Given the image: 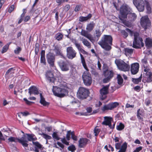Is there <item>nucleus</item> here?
I'll use <instances>...</instances> for the list:
<instances>
[{"instance_id": "obj_61", "label": "nucleus", "mask_w": 152, "mask_h": 152, "mask_svg": "<svg viewBox=\"0 0 152 152\" xmlns=\"http://www.w3.org/2000/svg\"><path fill=\"white\" fill-rule=\"evenodd\" d=\"M70 7V5L69 4L66 5L64 8V10L65 11H67Z\"/></svg>"}, {"instance_id": "obj_30", "label": "nucleus", "mask_w": 152, "mask_h": 152, "mask_svg": "<svg viewBox=\"0 0 152 152\" xmlns=\"http://www.w3.org/2000/svg\"><path fill=\"white\" fill-rule=\"evenodd\" d=\"M12 43V42H10L5 45L2 48L1 53L3 54L7 52L9 49V46Z\"/></svg>"}, {"instance_id": "obj_56", "label": "nucleus", "mask_w": 152, "mask_h": 152, "mask_svg": "<svg viewBox=\"0 0 152 152\" xmlns=\"http://www.w3.org/2000/svg\"><path fill=\"white\" fill-rule=\"evenodd\" d=\"M74 44L75 46L77 48L79 51H80L82 48L80 45V44L77 43L76 42H75Z\"/></svg>"}, {"instance_id": "obj_19", "label": "nucleus", "mask_w": 152, "mask_h": 152, "mask_svg": "<svg viewBox=\"0 0 152 152\" xmlns=\"http://www.w3.org/2000/svg\"><path fill=\"white\" fill-rule=\"evenodd\" d=\"M28 90V93L30 95H31L32 94H34V95H38L39 94L38 89L35 86H31L29 88Z\"/></svg>"}, {"instance_id": "obj_53", "label": "nucleus", "mask_w": 152, "mask_h": 152, "mask_svg": "<svg viewBox=\"0 0 152 152\" xmlns=\"http://www.w3.org/2000/svg\"><path fill=\"white\" fill-rule=\"evenodd\" d=\"M81 6V4L77 5L75 8V11L76 12L79 11L80 9Z\"/></svg>"}, {"instance_id": "obj_38", "label": "nucleus", "mask_w": 152, "mask_h": 152, "mask_svg": "<svg viewBox=\"0 0 152 152\" xmlns=\"http://www.w3.org/2000/svg\"><path fill=\"white\" fill-rule=\"evenodd\" d=\"M53 50L55 52L57 55L60 56L62 55V53L61 52L60 50L59 49V47L58 45L54 46V48Z\"/></svg>"}, {"instance_id": "obj_2", "label": "nucleus", "mask_w": 152, "mask_h": 152, "mask_svg": "<svg viewBox=\"0 0 152 152\" xmlns=\"http://www.w3.org/2000/svg\"><path fill=\"white\" fill-rule=\"evenodd\" d=\"M113 38L110 35H104L98 44L101 47L106 51H109L111 49Z\"/></svg>"}, {"instance_id": "obj_39", "label": "nucleus", "mask_w": 152, "mask_h": 152, "mask_svg": "<svg viewBox=\"0 0 152 152\" xmlns=\"http://www.w3.org/2000/svg\"><path fill=\"white\" fill-rule=\"evenodd\" d=\"M117 78V79L118 83L119 85H121L123 81V80L120 75H118Z\"/></svg>"}, {"instance_id": "obj_24", "label": "nucleus", "mask_w": 152, "mask_h": 152, "mask_svg": "<svg viewBox=\"0 0 152 152\" xmlns=\"http://www.w3.org/2000/svg\"><path fill=\"white\" fill-rule=\"evenodd\" d=\"M102 32L100 29H97L95 30V33L94 36V38L95 41H97L100 37Z\"/></svg>"}, {"instance_id": "obj_26", "label": "nucleus", "mask_w": 152, "mask_h": 152, "mask_svg": "<svg viewBox=\"0 0 152 152\" xmlns=\"http://www.w3.org/2000/svg\"><path fill=\"white\" fill-rule=\"evenodd\" d=\"M137 15L134 13L129 12L127 15L128 19L130 21L134 20L136 18Z\"/></svg>"}, {"instance_id": "obj_13", "label": "nucleus", "mask_w": 152, "mask_h": 152, "mask_svg": "<svg viewBox=\"0 0 152 152\" xmlns=\"http://www.w3.org/2000/svg\"><path fill=\"white\" fill-rule=\"evenodd\" d=\"M118 105L119 104L117 102L110 103L107 105H104L102 108V110L103 111L107 110H112L116 108Z\"/></svg>"}, {"instance_id": "obj_5", "label": "nucleus", "mask_w": 152, "mask_h": 152, "mask_svg": "<svg viewBox=\"0 0 152 152\" xmlns=\"http://www.w3.org/2000/svg\"><path fill=\"white\" fill-rule=\"evenodd\" d=\"M120 16L119 18L120 20H123L127 18V15L130 12V9L126 5H122L120 7Z\"/></svg>"}, {"instance_id": "obj_58", "label": "nucleus", "mask_w": 152, "mask_h": 152, "mask_svg": "<svg viewBox=\"0 0 152 152\" xmlns=\"http://www.w3.org/2000/svg\"><path fill=\"white\" fill-rule=\"evenodd\" d=\"M2 140H5V138L2 133L0 131V144L1 143Z\"/></svg>"}, {"instance_id": "obj_25", "label": "nucleus", "mask_w": 152, "mask_h": 152, "mask_svg": "<svg viewBox=\"0 0 152 152\" xmlns=\"http://www.w3.org/2000/svg\"><path fill=\"white\" fill-rule=\"evenodd\" d=\"M39 95L40 98V100L39 101L40 103L44 106L49 105V103L46 101L45 98L42 96V94L40 93Z\"/></svg>"}, {"instance_id": "obj_52", "label": "nucleus", "mask_w": 152, "mask_h": 152, "mask_svg": "<svg viewBox=\"0 0 152 152\" xmlns=\"http://www.w3.org/2000/svg\"><path fill=\"white\" fill-rule=\"evenodd\" d=\"M141 62L143 64V66L145 68V69L146 68L145 67H146V66H145V65H146L147 63V59H142L141 61Z\"/></svg>"}, {"instance_id": "obj_29", "label": "nucleus", "mask_w": 152, "mask_h": 152, "mask_svg": "<svg viewBox=\"0 0 152 152\" xmlns=\"http://www.w3.org/2000/svg\"><path fill=\"white\" fill-rule=\"evenodd\" d=\"M146 47L147 48H150L152 47V39L149 38H146L145 41Z\"/></svg>"}, {"instance_id": "obj_40", "label": "nucleus", "mask_w": 152, "mask_h": 152, "mask_svg": "<svg viewBox=\"0 0 152 152\" xmlns=\"http://www.w3.org/2000/svg\"><path fill=\"white\" fill-rule=\"evenodd\" d=\"M32 143L34 145V148L41 149L42 148V145L38 142H32Z\"/></svg>"}, {"instance_id": "obj_46", "label": "nucleus", "mask_w": 152, "mask_h": 152, "mask_svg": "<svg viewBox=\"0 0 152 152\" xmlns=\"http://www.w3.org/2000/svg\"><path fill=\"white\" fill-rule=\"evenodd\" d=\"M21 50L22 49L20 47L17 46V48L14 50V52L15 54H18L20 53Z\"/></svg>"}, {"instance_id": "obj_23", "label": "nucleus", "mask_w": 152, "mask_h": 152, "mask_svg": "<svg viewBox=\"0 0 152 152\" xmlns=\"http://www.w3.org/2000/svg\"><path fill=\"white\" fill-rule=\"evenodd\" d=\"M115 63L120 70L121 68L124 69L122 67L123 65L124 64V62L123 61L120 59H116L115 60Z\"/></svg>"}, {"instance_id": "obj_32", "label": "nucleus", "mask_w": 152, "mask_h": 152, "mask_svg": "<svg viewBox=\"0 0 152 152\" xmlns=\"http://www.w3.org/2000/svg\"><path fill=\"white\" fill-rule=\"evenodd\" d=\"M39 134L41 135L43 138L47 140V142H48L47 140H50L52 138V137L50 136L47 134L43 133L42 131L41 132H39Z\"/></svg>"}, {"instance_id": "obj_27", "label": "nucleus", "mask_w": 152, "mask_h": 152, "mask_svg": "<svg viewBox=\"0 0 152 152\" xmlns=\"http://www.w3.org/2000/svg\"><path fill=\"white\" fill-rule=\"evenodd\" d=\"M92 16V15L90 13L86 17L81 16L80 17L79 19V21L81 22L86 21L88 20H90Z\"/></svg>"}, {"instance_id": "obj_9", "label": "nucleus", "mask_w": 152, "mask_h": 152, "mask_svg": "<svg viewBox=\"0 0 152 152\" xmlns=\"http://www.w3.org/2000/svg\"><path fill=\"white\" fill-rule=\"evenodd\" d=\"M110 85L104 86L103 87L100 89V99L101 100L107 98V95L108 93V88Z\"/></svg>"}, {"instance_id": "obj_17", "label": "nucleus", "mask_w": 152, "mask_h": 152, "mask_svg": "<svg viewBox=\"0 0 152 152\" xmlns=\"http://www.w3.org/2000/svg\"><path fill=\"white\" fill-rule=\"evenodd\" d=\"M139 65L138 63H136L131 65V71L133 75L136 74L139 71Z\"/></svg>"}, {"instance_id": "obj_8", "label": "nucleus", "mask_w": 152, "mask_h": 152, "mask_svg": "<svg viewBox=\"0 0 152 152\" xmlns=\"http://www.w3.org/2000/svg\"><path fill=\"white\" fill-rule=\"evenodd\" d=\"M133 2L139 11L142 12L144 10L145 4L142 0H133Z\"/></svg>"}, {"instance_id": "obj_41", "label": "nucleus", "mask_w": 152, "mask_h": 152, "mask_svg": "<svg viewBox=\"0 0 152 152\" xmlns=\"http://www.w3.org/2000/svg\"><path fill=\"white\" fill-rule=\"evenodd\" d=\"M63 35L61 33H58L55 36L56 39L58 41L61 40L63 38Z\"/></svg>"}, {"instance_id": "obj_42", "label": "nucleus", "mask_w": 152, "mask_h": 152, "mask_svg": "<svg viewBox=\"0 0 152 152\" xmlns=\"http://www.w3.org/2000/svg\"><path fill=\"white\" fill-rule=\"evenodd\" d=\"M85 36V37L88 39L91 42H95L94 37H92L90 34L87 33Z\"/></svg>"}, {"instance_id": "obj_49", "label": "nucleus", "mask_w": 152, "mask_h": 152, "mask_svg": "<svg viewBox=\"0 0 152 152\" xmlns=\"http://www.w3.org/2000/svg\"><path fill=\"white\" fill-rule=\"evenodd\" d=\"M68 150L71 151H75L76 149V148L74 145H72L68 147Z\"/></svg>"}, {"instance_id": "obj_6", "label": "nucleus", "mask_w": 152, "mask_h": 152, "mask_svg": "<svg viewBox=\"0 0 152 152\" xmlns=\"http://www.w3.org/2000/svg\"><path fill=\"white\" fill-rule=\"evenodd\" d=\"M86 70L83 73L82 77L84 84L87 86H89L92 82V78L91 75L88 71V69Z\"/></svg>"}, {"instance_id": "obj_60", "label": "nucleus", "mask_w": 152, "mask_h": 152, "mask_svg": "<svg viewBox=\"0 0 152 152\" xmlns=\"http://www.w3.org/2000/svg\"><path fill=\"white\" fill-rule=\"evenodd\" d=\"M23 100L28 105H31V103H34L33 102L29 101L26 98H24Z\"/></svg>"}, {"instance_id": "obj_57", "label": "nucleus", "mask_w": 152, "mask_h": 152, "mask_svg": "<svg viewBox=\"0 0 152 152\" xmlns=\"http://www.w3.org/2000/svg\"><path fill=\"white\" fill-rule=\"evenodd\" d=\"M115 148L116 149H120L121 147V143H116L115 144Z\"/></svg>"}, {"instance_id": "obj_33", "label": "nucleus", "mask_w": 152, "mask_h": 152, "mask_svg": "<svg viewBox=\"0 0 152 152\" xmlns=\"http://www.w3.org/2000/svg\"><path fill=\"white\" fill-rule=\"evenodd\" d=\"M80 58H81V63H82L83 66L85 69H86V70H88V68L86 66V63L85 62V59L84 57H83V56L80 53Z\"/></svg>"}, {"instance_id": "obj_16", "label": "nucleus", "mask_w": 152, "mask_h": 152, "mask_svg": "<svg viewBox=\"0 0 152 152\" xmlns=\"http://www.w3.org/2000/svg\"><path fill=\"white\" fill-rule=\"evenodd\" d=\"M24 135L26 137V141H24V143H26L27 144L26 146H23L24 147H27L28 145V144L27 143L28 141H32L34 142V141L35 140V138L34 137V135L33 134H23L22 136Z\"/></svg>"}, {"instance_id": "obj_28", "label": "nucleus", "mask_w": 152, "mask_h": 152, "mask_svg": "<svg viewBox=\"0 0 152 152\" xmlns=\"http://www.w3.org/2000/svg\"><path fill=\"white\" fill-rule=\"evenodd\" d=\"M95 26V24L94 22H91L87 25L86 29L88 32H91L94 29Z\"/></svg>"}, {"instance_id": "obj_45", "label": "nucleus", "mask_w": 152, "mask_h": 152, "mask_svg": "<svg viewBox=\"0 0 152 152\" xmlns=\"http://www.w3.org/2000/svg\"><path fill=\"white\" fill-rule=\"evenodd\" d=\"M15 70V67L10 68L6 72V75H7L9 73L10 74L14 73V71Z\"/></svg>"}, {"instance_id": "obj_43", "label": "nucleus", "mask_w": 152, "mask_h": 152, "mask_svg": "<svg viewBox=\"0 0 152 152\" xmlns=\"http://www.w3.org/2000/svg\"><path fill=\"white\" fill-rule=\"evenodd\" d=\"M57 133V132H54L52 134V136L53 139H54V141H55V140H59L61 139V138L58 137Z\"/></svg>"}, {"instance_id": "obj_4", "label": "nucleus", "mask_w": 152, "mask_h": 152, "mask_svg": "<svg viewBox=\"0 0 152 152\" xmlns=\"http://www.w3.org/2000/svg\"><path fill=\"white\" fill-rule=\"evenodd\" d=\"M89 94V91L88 89L80 87L77 92V96L79 99H83L88 96Z\"/></svg>"}, {"instance_id": "obj_15", "label": "nucleus", "mask_w": 152, "mask_h": 152, "mask_svg": "<svg viewBox=\"0 0 152 152\" xmlns=\"http://www.w3.org/2000/svg\"><path fill=\"white\" fill-rule=\"evenodd\" d=\"M149 69L147 68H145L144 71L146 72L145 76L146 78V81L147 83H150L152 82V73L149 71Z\"/></svg>"}, {"instance_id": "obj_63", "label": "nucleus", "mask_w": 152, "mask_h": 152, "mask_svg": "<svg viewBox=\"0 0 152 152\" xmlns=\"http://www.w3.org/2000/svg\"><path fill=\"white\" fill-rule=\"evenodd\" d=\"M142 149V146H140L137 148L133 152H139Z\"/></svg>"}, {"instance_id": "obj_51", "label": "nucleus", "mask_w": 152, "mask_h": 152, "mask_svg": "<svg viewBox=\"0 0 152 152\" xmlns=\"http://www.w3.org/2000/svg\"><path fill=\"white\" fill-rule=\"evenodd\" d=\"M71 134L72 139L75 141H77V137L75 135L74 132V131L72 132Z\"/></svg>"}, {"instance_id": "obj_22", "label": "nucleus", "mask_w": 152, "mask_h": 152, "mask_svg": "<svg viewBox=\"0 0 152 152\" xmlns=\"http://www.w3.org/2000/svg\"><path fill=\"white\" fill-rule=\"evenodd\" d=\"M141 24L142 26H149L151 24V22L147 17L142 18L141 20Z\"/></svg>"}, {"instance_id": "obj_14", "label": "nucleus", "mask_w": 152, "mask_h": 152, "mask_svg": "<svg viewBox=\"0 0 152 152\" xmlns=\"http://www.w3.org/2000/svg\"><path fill=\"white\" fill-rule=\"evenodd\" d=\"M47 81L50 83H54L55 78L53 73L50 71H48L45 74Z\"/></svg>"}, {"instance_id": "obj_1", "label": "nucleus", "mask_w": 152, "mask_h": 152, "mask_svg": "<svg viewBox=\"0 0 152 152\" xmlns=\"http://www.w3.org/2000/svg\"><path fill=\"white\" fill-rule=\"evenodd\" d=\"M126 30L129 33L131 36H134V40L133 42L132 47L135 48L139 49L144 46L142 38L139 36L138 32L135 31H132L128 28H126Z\"/></svg>"}, {"instance_id": "obj_11", "label": "nucleus", "mask_w": 152, "mask_h": 152, "mask_svg": "<svg viewBox=\"0 0 152 152\" xmlns=\"http://www.w3.org/2000/svg\"><path fill=\"white\" fill-rule=\"evenodd\" d=\"M66 51L67 56L69 58L72 59L76 57L77 53L72 47H69L67 48Z\"/></svg>"}, {"instance_id": "obj_31", "label": "nucleus", "mask_w": 152, "mask_h": 152, "mask_svg": "<svg viewBox=\"0 0 152 152\" xmlns=\"http://www.w3.org/2000/svg\"><path fill=\"white\" fill-rule=\"evenodd\" d=\"M127 147V143L126 142H124L121 146L120 149L118 152H126Z\"/></svg>"}, {"instance_id": "obj_20", "label": "nucleus", "mask_w": 152, "mask_h": 152, "mask_svg": "<svg viewBox=\"0 0 152 152\" xmlns=\"http://www.w3.org/2000/svg\"><path fill=\"white\" fill-rule=\"evenodd\" d=\"M113 120L112 118L108 116L104 117V121L102 123V124L106 126L111 125V121Z\"/></svg>"}, {"instance_id": "obj_35", "label": "nucleus", "mask_w": 152, "mask_h": 152, "mask_svg": "<svg viewBox=\"0 0 152 152\" xmlns=\"http://www.w3.org/2000/svg\"><path fill=\"white\" fill-rule=\"evenodd\" d=\"M122 68L124 69L121 68L120 70L124 71H128L130 69V66L129 65L127 64L124 62V64L122 66Z\"/></svg>"}, {"instance_id": "obj_3", "label": "nucleus", "mask_w": 152, "mask_h": 152, "mask_svg": "<svg viewBox=\"0 0 152 152\" xmlns=\"http://www.w3.org/2000/svg\"><path fill=\"white\" fill-rule=\"evenodd\" d=\"M52 91L55 96L62 98L67 95L68 90L66 89L61 88L57 86H53Z\"/></svg>"}, {"instance_id": "obj_18", "label": "nucleus", "mask_w": 152, "mask_h": 152, "mask_svg": "<svg viewBox=\"0 0 152 152\" xmlns=\"http://www.w3.org/2000/svg\"><path fill=\"white\" fill-rule=\"evenodd\" d=\"M89 140L86 138H81L79 141V147L80 148H83L87 144Z\"/></svg>"}, {"instance_id": "obj_21", "label": "nucleus", "mask_w": 152, "mask_h": 152, "mask_svg": "<svg viewBox=\"0 0 152 152\" xmlns=\"http://www.w3.org/2000/svg\"><path fill=\"white\" fill-rule=\"evenodd\" d=\"M103 75L105 77L111 79L113 76V73L112 71L107 69L103 71Z\"/></svg>"}, {"instance_id": "obj_55", "label": "nucleus", "mask_w": 152, "mask_h": 152, "mask_svg": "<svg viewBox=\"0 0 152 152\" xmlns=\"http://www.w3.org/2000/svg\"><path fill=\"white\" fill-rule=\"evenodd\" d=\"M71 132L70 131H68L66 134V138L68 140H69L70 139V136L71 135Z\"/></svg>"}, {"instance_id": "obj_54", "label": "nucleus", "mask_w": 152, "mask_h": 152, "mask_svg": "<svg viewBox=\"0 0 152 152\" xmlns=\"http://www.w3.org/2000/svg\"><path fill=\"white\" fill-rule=\"evenodd\" d=\"M61 141L63 143L66 145H69V142H68L66 141L65 137H64L63 138H61Z\"/></svg>"}, {"instance_id": "obj_64", "label": "nucleus", "mask_w": 152, "mask_h": 152, "mask_svg": "<svg viewBox=\"0 0 152 152\" xmlns=\"http://www.w3.org/2000/svg\"><path fill=\"white\" fill-rule=\"evenodd\" d=\"M113 4L114 7L117 10H119V7L118 4L117 3H116V2H115L113 3Z\"/></svg>"}, {"instance_id": "obj_44", "label": "nucleus", "mask_w": 152, "mask_h": 152, "mask_svg": "<svg viewBox=\"0 0 152 152\" xmlns=\"http://www.w3.org/2000/svg\"><path fill=\"white\" fill-rule=\"evenodd\" d=\"M124 125L121 123H120L119 124L116 126V129L117 130L121 131L124 129Z\"/></svg>"}, {"instance_id": "obj_59", "label": "nucleus", "mask_w": 152, "mask_h": 152, "mask_svg": "<svg viewBox=\"0 0 152 152\" xmlns=\"http://www.w3.org/2000/svg\"><path fill=\"white\" fill-rule=\"evenodd\" d=\"M15 8V6L14 5H11L9 7L8 12L9 13L11 12L14 10Z\"/></svg>"}, {"instance_id": "obj_37", "label": "nucleus", "mask_w": 152, "mask_h": 152, "mask_svg": "<svg viewBox=\"0 0 152 152\" xmlns=\"http://www.w3.org/2000/svg\"><path fill=\"white\" fill-rule=\"evenodd\" d=\"M145 2L146 5L147 12L149 14L151 12V8L150 6L149 2L146 0H145Z\"/></svg>"}, {"instance_id": "obj_36", "label": "nucleus", "mask_w": 152, "mask_h": 152, "mask_svg": "<svg viewBox=\"0 0 152 152\" xmlns=\"http://www.w3.org/2000/svg\"><path fill=\"white\" fill-rule=\"evenodd\" d=\"M142 78V74L140 76L137 78H132V82L135 84H138L139 83L141 82Z\"/></svg>"}, {"instance_id": "obj_50", "label": "nucleus", "mask_w": 152, "mask_h": 152, "mask_svg": "<svg viewBox=\"0 0 152 152\" xmlns=\"http://www.w3.org/2000/svg\"><path fill=\"white\" fill-rule=\"evenodd\" d=\"M100 131V129H99L95 128L94 130V133L95 136H97Z\"/></svg>"}, {"instance_id": "obj_34", "label": "nucleus", "mask_w": 152, "mask_h": 152, "mask_svg": "<svg viewBox=\"0 0 152 152\" xmlns=\"http://www.w3.org/2000/svg\"><path fill=\"white\" fill-rule=\"evenodd\" d=\"M134 49H130L128 48H124V51L125 54L126 55H131L133 53Z\"/></svg>"}, {"instance_id": "obj_47", "label": "nucleus", "mask_w": 152, "mask_h": 152, "mask_svg": "<svg viewBox=\"0 0 152 152\" xmlns=\"http://www.w3.org/2000/svg\"><path fill=\"white\" fill-rule=\"evenodd\" d=\"M82 42L83 44L86 46H90L91 45L90 43L85 39H83Z\"/></svg>"}, {"instance_id": "obj_7", "label": "nucleus", "mask_w": 152, "mask_h": 152, "mask_svg": "<svg viewBox=\"0 0 152 152\" xmlns=\"http://www.w3.org/2000/svg\"><path fill=\"white\" fill-rule=\"evenodd\" d=\"M25 139L26 137L24 135L23 136H22L20 138L11 137H9L7 140L9 143L12 142H16L18 141L23 146H26L27 144L24 143V142L26 141Z\"/></svg>"}, {"instance_id": "obj_10", "label": "nucleus", "mask_w": 152, "mask_h": 152, "mask_svg": "<svg viewBox=\"0 0 152 152\" xmlns=\"http://www.w3.org/2000/svg\"><path fill=\"white\" fill-rule=\"evenodd\" d=\"M47 60L48 63L51 67L54 66V62L55 61V56L53 53L50 52L49 53L46 55Z\"/></svg>"}, {"instance_id": "obj_48", "label": "nucleus", "mask_w": 152, "mask_h": 152, "mask_svg": "<svg viewBox=\"0 0 152 152\" xmlns=\"http://www.w3.org/2000/svg\"><path fill=\"white\" fill-rule=\"evenodd\" d=\"M121 34L123 35V37L124 38H126L128 36V34L125 30H121Z\"/></svg>"}, {"instance_id": "obj_62", "label": "nucleus", "mask_w": 152, "mask_h": 152, "mask_svg": "<svg viewBox=\"0 0 152 152\" xmlns=\"http://www.w3.org/2000/svg\"><path fill=\"white\" fill-rule=\"evenodd\" d=\"M110 80V79L107 77H105V78L103 79L102 81L104 83H106L109 82Z\"/></svg>"}, {"instance_id": "obj_12", "label": "nucleus", "mask_w": 152, "mask_h": 152, "mask_svg": "<svg viewBox=\"0 0 152 152\" xmlns=\"http://www.w3.org/2000/svg\"><path fill=\"white\" fill-rule=\"evenodd\" d=\"M58 64L61 71L66 72L69 70V67L68 63L66 61L61 60L58 62Z\"/></svg>"}]
</instances>
